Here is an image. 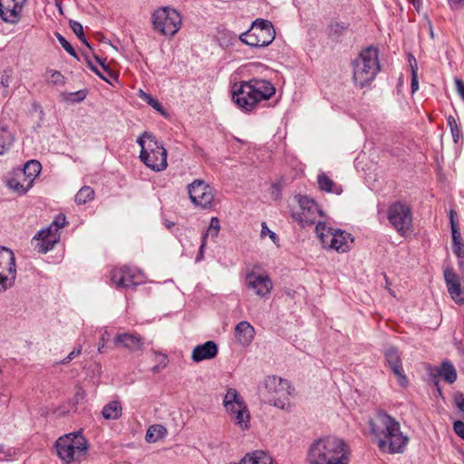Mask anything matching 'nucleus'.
<instances>
[{"instance_id": "c85d7f7f", "label": "nucleus", "mask_w": 464, "mask_h": 464, "mask_svg": "<svg viewBox=\"0 0 464 464\" xmlns=\"http://www.w3.org/2000/svg\"><path fill=\"white\" fill-rule=\"evenodd\" d=\"M14 140V134L5 125L0 123V156L4 155L11 149Z\"/></svg>"}, {"instance_id": "58836bf2", "label": "nucleus", "mask_w": 464, "mask_h": 464, "mask_svg": "<svg viewBox=\"0 0 464 464\" xmlns=\"http://www.w3.org/2000/svg\"><path fill=\"white\" fill-rule=\"evenodd\" d=\"M447 121H448V124L450 128V131H451V135H452V138H453V140L455 143L458 142L459 139V136H460V130H459V128L457 124V121L455 120V118L452 116V115H450L448 118H447Z\"/></svg>"}, {"instance_id": "72a5a7b5", "label": "nucleus", "mask_w": 464, "mask_h": 464, "mask_svg": "<svg viewBox=\"0 0 464 464\" xmlns=\"http://www.w3.org/2000/svg\"><path fill=\"white\" fill-rule=\"evenodd\" d=\"M94 189L89 186L82 187L75 195V202L83 205L94 198Z\"/></svg>"}, {"instance_id": "e2e57ef3", "label": "nucleus", "mask_w": 464, "mask_h": 464, "mask_svg": "<svg viewBox=\"0 0 464 464\" xmlns=\"http://www.w3.org/2000/svg\"><path fill=\"white\" fill-rule=\"evenodd\" d=\"M86 62H87V64L89 66V68L93 72H95L97 71V67L89 60V58L86 57Z\"/></svg>"}, {"instance_id": "cd10ccee", "label": "nucleus", "mask_w": 464, "mask_h": 464, "mask_svg": "<svg viewBox=\"0 0 464 464\" xmlns=\"http://www.w3.org/2000/svg\"><path fill=\"white\" fill-rule=\"evenodd\" d=\"M244 400L236 389L229 388L225 394L223 405L227 411H232L235 407L240 408V404L244 403Z\"/></svg>"}, {"instance_id": "de8ad7c7", "label": "nucleus", "mask_w": 464, "mask_h": 464, "mask_svg": "<svg viewBox=\"0 0 464 464\" xmlns=\"http://www.w3.org/2000/svg\"><path fill=\"white\" fill-rule=\"evenodd\" d=\"M266 235H268L269 237L276 242V239L277 238L276 234L273 231H271L266 224L265 222L262 223V229H261V237H265Z\"/></svg>"}, {"instance_id": "a211bd4d", "label": "nucleus", "mask_w": 464, "mask_h": 464, "mask_svg": "<svg viewBox=\"0 0 464 464\" xmlns=\"http://www.w3.org/2000/svg\"><path fill=\"white\" fill-rule=\"evenodd\" d=\"M246 285L248 289L260 296L268 295L273 288V283L267 275L250 272L246 275Z\"/></svg>"}, {"instance_id": "0e129e2a", "label": "nucleus", "mask_w": 464, "mask_h": 464, "mask_svg": "<svg viewBox=\"0 0 464 464\" xmlns=\"http://www.w3.org/2000/svg\"><path fill=\"white\" fill-rule=\"evenodd\" d=\"M94 73H96L103 81L109 82V80L106 77H103V74L100 72L99 69H97V71Z\"/></svg>"}, {"instance_id": "37998d69", "label": "nucleus", "mask_w": 464, "mask_h": 464, "mask_svg": "<svg viewBox=\"0 0 464 464\" xmlns=\"http://www.w3.org/2000/svg\"><path fill=\"white\" fill-rule=\"evenodd\" d=\"M452 250H453V253L456 255V256L459 259L464 258V244L463 243L453 244Z\"/></svg>"}, {"instance_id": "c03bdc74", "label": "nucleus", "mask_w": 464, "mask_h": 464, "mask_svg": "<svg viewBox=\"0 0 464 464\" xmlns=\"http://www.w3.org/2000/svg\"><path fill=\"white\" fill-rule=\"evenodd\" d=\"M81 353H82V347L81 346L78 347V348L73 349L64 359H63L61 361V363H63V364L68 363L73 358H75L76 356L80 355Z\"/></svg>"}, {"instance_id": "a878e982", "label": "nucleus", "mask_w": 464, "mask_h": 464, "mask_svg": "<svg viewBox=\"0 0 464 464\" xmlns=\"http://www.w3.org/2000/svg\"><path fill=\"white\" fill-rule=\"evenodd\" d=\"M42 166L39 161L32 160L25 163L24 169L18 176L24 177L28 184L34 183V179L40 174Z\"/></svg>"}, {"instance_id": "e433bc0d", "label": "nucleus", "mask_w": 464, "mask_h": 464, "mask_svg": "<svg viewBox=\"0 0 464 464\" xmlns=\"http://www.w3.org/2000/svg\"><path fill=\"white\" fill-rule=\"evenodd\" d=\"M219 230H220L219 220L218 218L213 217L210 219V224H209V227H208L207 232L202 235L201 238L207 240V237L208 236L215 238L218 237Z\"/></svg>"}, {"instance_id": "3c124183", "label": "nucleus", "mask_w": 464, "mask_h": 464, "mask_svg": "<svg viewBox=\"0 0 464 464\" xmlns=\"http://www.w3.org/2000/svg\"><path fill=\"white\" fill-rule=\"evenodd\" d=\"M457 407L464 412V396L461 393H458L454 397Z\"/></svg>"}, {"instance_id": "c756f323", "label": "nucleus", "mask_w": 464, "mask_h": 464, "mask_svg": "<svg viewBox=\"0 0 464 464\" xmlns=\"http://www.w3.org/2000/svg\"><path fill=\"white\" fill-rule=\"evenodd\" d=\"M32 186V184H28V181L21 176L13 177L7 180V187L18 195L25 194Z\"/></svg>"}, {"instance_id": "4468645a", "label": "nucleus", "mask_w": 464, "mask_h": 464, "mask_svg": "<svg viewBox=\"0 0 464 464\" xmlns=\"http://www.w3.org/2000/svg\"><path fill=\"white\" fill-rule=\"evenodd\" d=\"M299 210L293 212V218L304 226H310L315 223L316 218L322 216V211L314 199L300 196L298 199Z\"/></svg>"}, {"instance_id": "a18cd8bd", "label": "nucleus", "mask_w": 464, "mask_h": 464, "mask_svg": "<svg viewBox=\"0 0 464 464\" xmlns=\"http://www.w3.org/2000/svg\"><path fill=\"white\" fill-rule=\"evenodd\" d=\"M11 82V72L10 71H4L0 79V85L4 88H8Z\"/></svg>"}, {"instance_id": "39448f33", "label": "nucleus", "mask_w": 464, "mask_h": 464, "mask_svg": "<svg viewBox=\"0 0 464 464\" xmlns=\"http://www.w3.org/2000/svg\"><path fill=\"white\" fill-rule=\"evenodd\" d=\"M137 143L140 146V159L154 171H162L167 166V150L150 133L145 131L140 135Z\"/></svg>"}, {"instance_id": "5701e85b", "label": "nucleus", "mask_w": 464, "mask_h": 464, "mask_svg": "<svg viewBox=\"0 0 464 464\" xmlns=\"http://www.w3.org/2000/svg\"><path fill=\"white\" fill-rule=\"evenodd\" d=\"M235 335L241 345L246 346L254 340L255 329L248 322L241 321L235 328Z\"/></svg>"}, {"instance_id": "dca6fc26", "label": "nucleus", "mask_w": 464, "mask_h": 464, "mask_svg": "<svg viewBox=\"0 0 464 464\" xmlns=\"http://www.w3.org/2000/svg\"><path fill=\"white\" fill-rule=\"evenodd\" d=\"M111 281L119 287L128 288L143 281V274L124 266L111 271Z\"/></svg>"}, {"instance_id": "8fccbe9b", "label": "nucleus", "mask_w": 464, "mask_h": 464, "mask_svg": "<svg viewBox=\"0 0 464 464\" xmlns=\"http://www.w3.org/2000/svg\"><path fill=\"white\" fill-rule=\"evenodd\" d=\"M451 236H452V243L453 244L462 243L461 242V234H460L459 227L451 228Z\"/></svg>"}, {"instance_id": "9b49d317", "label": "nucleus", "mask_w": 464, "mask_h": 464, "mask_svg": "<svg viewBox=\"0 0 464 464\" xmlns=\"http://www.w3.org/2000/svg\"><path fill=\"white\" fill-rule=\"evenodd\" d=\"M188 198L192 204L202 209H209L213 207L215 198L214 188L203 179H195L187 186Z\"/></svg>"}, {"instance_id": "f704fd0d", "label": "nucleus", "mask_w": 464, "mask_h": 464, "mask_svg": "<svg viewBox=\"0 0 464 464\" xmlns=\"http://www.w3.org/2000/svg\"><path fill=\"white\" fill-rule=\"evenodd\" d=\"M139 97L140 99H142L144 102H146L150 106H151L157 111L160 112L161 114H165V111H164L160 102L157 99H154L150 94L145 92L142 90H140Z\"/></svg>"}, {"instance_id": "a19ab883", "label": "nucleus", "mask_w": 464, "mask_h": 464, "mask_svg": "<svg viewBox=\"0 0 464 464\" xmlns=\"http://www.w3.org/2000/svg\"><path fill=\"white\" fill-rule=\"evenodd\" d=\"M57 39L64 50L72 57L78 58L77 53L70 43L60 34H56Z\"/></svg>"}, {"instance_id": "393cba45", "label": "nucleus", "mask_w": 464, "mask_h": 464, "mask_svg": "<svg viewBox=\"0 0 464 464\" xmlns=\"http://www.w3.org/2000/svg\"><path fill=\"white\" fill-rule=\"evenodd\" d=\"M238 464H275L272 457L264 450H254L245 455Z\"/></svg>"}, {"instance_id": "6ab92c4d", "label": "nucleus", "mask_w": 464, "mask_h": 464, "mask_svg": "<svg viewBox=\"0 0 464 464\" xmlns=\"http://www.w3.org/2000/svg\"><path fill=\"white\" fill-rule=\"evenodd\" d=\"M59 239V233H53L51 228H44L32 238L31 243L37 252L45 254L53 248Z\"/></svg>"}, {"instance_id": "774afa93", "label": "nucleus", "mask_w": 464, "mask_h": 464, "mask_svg": "<svg viewBox=\"0 0 464 464\" xmlns=\"http://www.w3.org/2000/svg\"><path fill=\"white\" fill-rule=\"evenodd\" d=\"M3 452V447L0 445V453Z\"/></svg>"}, {"instance_id": "09e8293b", "label": "nucleus", "mask_w": 464, "mask_h": 464, "mask_svg": "<svg viewBox=\"0 0 464 464\" xmlns=\"http://www.w3.org/2000/svg\"><path fill=\"white\" fill-rule=\"evenodd\" d=\"M455 84H456V89H457L459 95L464 101V82L460 79L456 78Z\"/></svg>"}, {"instance_id": "9d476101", "label": "nucleus", "mask_w": 464, "mask_h": 464, "mask_svg": "<svg viewBox=\"0 0 464 464\" xmlns=\"http://www.w3.org/2000/svg\"><path fill=\"white\" fill-rule=\"evenodd\" d=\"M265 387L270 394V404L282 410L287 408L291 387L286 380L276 375L267 376L265 380Z\"/></svg>"}, {"instance_id": "69168bd1", "label": "nucleus", "mask_w": 464, "mask_h": 464, "mask_svg": "<svg viewBox=\"0 0 464 464\" xmlns=\"http://www.w3.org/2000/svg\"><path fill=\"white\" fill-rule=\"evenodd\" d=\"M152 370L154 372H158L160 371V365L154 366Z\"/></svg>"}, {"instance_id": "4be33fe9", "label": "nucleus", "mask_w": 464, "mask_h": 464, "mask_svg": "<svg viewBox=\"0 0 464 464\" xmlns=\"http://www.w3.org/2000/svg\"><path fill=\"white\" fill-rule=\"evenodd\" d=\"M218 352L217 343L213 341H208L203 344L197 345L193 349L191 358L196 362L210 360L217 356Z\"/></svg>"}, {"instance_id": "0eeeda50", "label": "nucleus", "mask_w": 464, "mask_h": 464, "mask_svg": "<svg viewBox=\"0 0 464 464\" xmlns=\"http://www.w3.org/2000/svg\"><path fill=\"white\" fill-rule=\"evenodd\" d=\"M315 233L324 247L333 249L340 253L347 252L353 242L350 233L341 229L329 227L324 222H318L316 224Z\"/></svg>"}, {"instance_id": "13d9d810", "label": "nucleus", "mask_w": 464, "mask_h": 464, "mask_svg": "<svg viewBox=\"0 0 464 464\" xmlns=\"http://www.w3.org/2000/svg\"><path fill=\"white\" fill-rule=\"evenodd\" d=\"M154 353H155V354L157 356L160 357V364H161L162 367H165L167 365V363H168L167 356L165 354L161 353H157V352H154Z\"/></svg>"}, {"instance_id": "680f3d73", "label": "nucleus", "mask_w": 464, "mask_h": 464, "mask_svg": "<svg viewBox=\"0 0 464 464\" xmlns=\"http://www.w3.org/2000/svg\"><path fill=\"white\" fill-rule=\"evenodd\" d=\"M86 62H87V64L89 66V68L93 72H95L97 71V67L89 60V58L86 57Z\"/></svg>"}, {"instance_id": "b1692460", "label": "nucleus", "mask_w": 464, "mask_h": 464, "mask_svg": "<svg viewBox=\"0 0 464 464\" xmlns=\"http://www.w3.org/2000/svg\"><path fill=\"white\" fill-rule=\"evenodd\" d=\"M240 406L242 407H235V409L227 412L236 425L241 430H246L249 426L250 414L245 402L241 403Z\"/></svg>"}, {"instance_id": "473e14b6", "label": "nucleus", "mask_w": 464, "mask_h": 464, "mask_svg": "<svg viewBox=\"0 0 464 464\" xmlns=\"http://www.w3.org/2000/svg\"><path fill=\"white\" fill-rule=\"evenodd\" d=\"M166 433L167 430L164 426L160 424L151 425L146 432L145 439L148 442H155L162 439Z\"/></svg>"}, {"instance_id": "423d86ee", "label": "nucleus", "mask_w": 464, "mask_h": 464, "mask_svg": "<svg viewBox=\"0 0 464 464\" xmlns=\"http://www.w3.org/2000/svg\"><path fill=\"white\" fill-rule=\"evenodd\" d=\"M55 447L58 456L66 463L79 460L87 451L88 442L81 431L60 437Z\"/></svg>"}, {"instance_id": "603ef678", "label": "nucleus", "mask_w": 464, "mask_h": 464, "mask_svg": "<svg viewBox=\"0 0 464 464\" xmlns=\"http://www.w3.org/2000/svg\"><path fill=\"white\" fill-rule=\"evenodd\" d=\"M95 60L99 63V64L102 66V68L104 70V72L109 75V76H112V72L111 70L109 68V66L105 63V62L103 60H102L99 56L95 55L94 56Z\"/></svg>"}, {"instance_id": "f8f14e48", "label": "nucleus", "mask_w": 464, "mask_h": 464, "mask_svg": "<svg viewBox=\"0 0 464 464\" xmlns=\"http://www.w3.org/2000/svg\"><path fill=\"white\" fill-rule=\"evenodd\" d=\"M16 278V264L14 252L0 246V293L11 288Z\"/></svg>"}, {"instance_id": "7c9ffc66", "label": "nucleus", "mask_w": 464, "mask_h": 464, "mask_svg": "<svg viewBox=\"0 0 464 464\" xmlns=\"http://www.w3.org/2000/svg\"><path fill=\"white\" fill-rule=\"evenodd\" d=\"M319 188L325 192L340 195L343 191L342 188L336 185L327 175L322 173L317 177Z\"/></svg>"}, {"instance_id": "1a4fd4ad", "label": "nucleus", "mask_w": 464, "mask_h": 464, "mask_svg": "<svg viewBox=\"0 0 464 464\" xmlns=\"http://www.w3.org/2000/svg\"><path fill=\"white\" fill-rule=\"evenodd\" d=\"M276 32L267 20L256 19L251 28L242 34L240 41L252 47H264L269 45L275 39Z\"/></svg>"}, {"instance_id": "4c0bfd02", "label": "nucleus", "mask_w": 464, "mask_h": 464, "mask_svg": "<svg viewBox=\"0 0 464 464\" xmlns=\"http://www.w3.org/2000/svg\"><path fill=\"white\" fill-rule=\"evenodd\" d=\"M70 27L77 35V37L81 40V42L91 49L92 47L84 36L82 25L77 21H70Z\"/></svg>"}, {"instance_id": "6e6d98bb", "label": "nucleus", "mask_w": 464, "mask_h": 464, "mask_svg": "<svg viewBox=\"0 0 464 464\" xmlns=\"http://www.w3.org/2000/svg\"><path fill=\"white\" fill-rule=\"evenodd\" d=\"M451 8H464V0H448Z\"/></svg>"}, {"instance_id": "f3484780", "label": "nucleus", "mask_w": 464, "mask_h": 464, "mask_svg": "<svg viewBox=\"0 0 464 464\" xmlns=\"http://www.w3.org/2000/svg\"><path fill=\"white\" fill-rule=\"evenodd\" d=\"M443 276L447 290L452 300L459 304H464V287L461 285L459 276L450 266L444 268Z\"/></svg>"}, {"instance_id": "7ed1b4c3", "label": "nucleus", "mask_w": 464, "mask_h": 464, "mask_svg": "<svg viewBox=\"0 0 464 464\" xmlns=\"http://www.w3.org/2000/svg\"><path fill=\"white\" fill-rule=\"evenodd\" d=\"M307 461L309 464H349L350 450L342 439L320 438L310 445Z\"/></svg>"}, {"instance_id": "49530a36", "label": "nucleus", "mask_w": 464, "mask_h": 464, "mask_svg": "<svg viewBox=\"0 0 464 464\" xmlns=\"http://www.w3.org/2000/svg\"><path fill=\"white\" fill-rule=\"evenodd\" d=\"M453 430L455 433L464 440V422L461 420H456L453 424Z\"/></svg>"}, {"instance_id": "5fc2aeb1", "label": "nucleus", "mask_w": 464, "mask_h": 464, "mask_svg": "<svg viewBox=\"0 0 464 464\" xmlns=\"http://www.w3.org/2000/svg\"><path fill=\"white\" fill-rule=\"evenodd\" d=\"M107 334H108V333L105 331L99 342L98 351L101 353H103L105 352V344H106L105 335H107Z\"/></svg>"}, {"instance_id": "864d4df0", "label": "nucleus", "mask_w": 464, "mask_h": 464, "mask_svg": "<svg viewBox=\"0 0 464 464\" xmlns=\"http://www.w3.org/2000/svg\"><path fill=\"white\" fill-rule=\"evenodd\" d=\"M206 244H207V240L201 238V245H200L198 256L196 257V261L197 262H199V261H201L203 259V257H204V249H205Z\"/></svg>"}, {"instance_id": "f257e3e1", "label": "nucleus", "mask_w": 464, "mask_h": 464, "mask_svg": "<svg viewBox=\"0 0 464 464\" xmlns=\"http://www.w3.org/2000/svg\"><path fill=\"white\" fill-rule=\"evenodd\" d=\"M371 432L381 451L389 454L402 453L409 438L401 430V425L393 417L380 411L370 421Z\"/></svg>"}, {"instance_id": "2eb2a0df", "label": "nucleus", "mask_w": 464, "mask_h": 464, "mask_svg": "<svg viewBox=\"0 0 464 464\" xmlns=\"http://www.w3.org/2000/svg\"><path fill=\"white\" fill-rule=\"evenodd\" d=\"M27 0H0V17L8 24H15L22 17V11Z\"/></svg>"}, {"instance_id": "ddd939ff", "label": "nucleus", "mask_w": 464, "mask_h": 464, "mask_svg": "<svg viewBox=\"0 0 464 464\" xmlns=\"http://www.w3.org/2000/svg\"><path fill=\"white\" fill-rule=\"evenodd\" d=\"M388 219L397 232L403 235L411 228L412 223L410 206L401 201L394 202L388 209Z\"/></svg>"}, {"instance_id": "2f4dec72", "label": "nucleus", "mask_w": 464, "mask_h": 464, "mask_svg": "<svg viewBox=\"0 0 464 464\" xmlns=\"http://www.w3.org/2000/svg\"><path fill=\"white\" fill-rule=\"evenodd\" d=\"M438 373L449 383H453L457 380L456 369L448 361L442 362L441 367L438 370Z\"/></svg>"}, {"instance_id": "f03ea898", "label": "nucleus", "mask_w": 464, "mask_h": 464, "mask_svg": "<svg viewBox=\"0 0 464 464\" xmlns=\"http://www.w3.org/2000/svg\"><path fill=\"white\" fill-rule=\"evenodd\" d=\"M276 93L271 82L252 78L232 86V100L243 111H251L262 101H267Z\"/></svg>"}, {"instance_id": "bf43d9fd", "label": "nucleus", "mask_w": 464, "mask_h": 464, "mask_svg": "<svg viewBox=\"0 0 464 464\" xmlns=\"http://www.w3.org/2000/svg\"><path fill=\"white\" fill-rule=\"evenodd\" d=\"M74 95L76 96L75 100L78 102H81L85 98V93L83 91H79V92H75Z\"/></svg>"}, {"instance_id": "bb28decb", "label": "nucleus", "mask_w": 464, "mask_h": 464, "mask_svg": "<svg viewBox=\"0 0 464 464\" xmlns=\"http://www.w3.org/2000/svg\"><path fill=\"white\" fill-rule=\"evenodd\" d=\"M122 414V406L119 401H111L105 404L102 411V415L105 420H115L120 419Z\"/></svg>"}, {"instance_id": "79ce46f5", "label": "nucleus", "mask_w": 464, "mask_h": 464, "mask_svg": "<svg viewBox=\"0 0 464 464\" xmlns=\"http://www.w3.org/2000/svg\"><path fill=\"white\" fill-rule=\"evenodd\" d=\"M50 82L55 85H63L65 77L58 71H50Z\"/></svg>"}, {"instance_id": "338daca9", "label": "nucleus", "mask_w": 464, "mask_h": 464, "mask_svg": "<svg viewBox=\"0 0 464 464\" xmlns=\"http://www.w3.org/2000/svg\"><path fill=\"white\" fill-rule=\"evenodd\" d=\"M459 266L460 267H462V266H464V261H463V259H459Z\"/></svg>"}, {"instance_id": "052dcab7", "label": "nucleus", "mask_w": 464, "mask_h": 464, "mask_svg": "<svg viewBox=\"0 0 464 464\" xmlns=\"http://www.w3.org/2000/svg\"><path fill=\"white\" fill-rule=\"evenodd\" d=\"M411 3L415 9L419 12L421 5L422 0H411Z\"/></svg>"}, {"instance_id": "c9c22d12", "label": "nucleus", "mask_w": 464, "mask_h": 464, "mask_svg": "<svg viewBox=\"0 0 464 464\" xmlns=\"http://www.w3.org/2000/svg\"><path fill=\"white\" fill-rule=\"evenodd\" d=\"M409 63H410L411 71V92L414 93L415 92H417L419 90V82H418V75H417L418 66H417L416 59L412 55L410 56Z\"/></svg>"}, {"instance_id": "412c9836", "label": "nucleus", "mask_w": 464, "mask_h": 464, "mask_svg": "<svg viewBox=\"0 0 464 464\" xmlns=\"http://www.w3.org/2000/svg\"><path fill=\"white\" fill-rule=\"evenodd\" d=\"M143 344L141 336L137 334L123 333L117 334L114 338L116 347H123L130 352L142 350Z\"/></svg>"}, {"instance_id": "6e6552de", "label": "nucleus", "mask_w": 464, "mask_h": 464, "mask_svg": "<svg viewBox=\"0 0 464 464\" xmlns=\"http://www.w3.org/2000/svg\"><path fill=\"white\" fill-rule=\"evenodd\" d=\"M152 27L162 35L173 37L180 29L181 16L174 8L164 6L151 14Z\"/></svg>"}, {"instance_id": "20e7f679", "label": "nucleus", "mask_w": 464, "mask_h": 464, "mask_svg": "<svg viewBox=\"0 0 464 464\" xmlns=\"http://www.w3.org/2000/svg\"><path fill=\"white\" fill-rule=\"evenodd\" d=\"M353 79L356 85L362 88L370 84L380 71L378 51L373 47L362 50L353 61Z\"/></svg>"}, {"instance_id": "aec40b11", "label": "nucleus", "mask_w": 464, "mask_h": 464, "mask_svg": "<svg viewBox=\"0 0 464 464\" xmlns=\"http://www.w3.org/2000/svg\"><path fill=\"white\" fill-rule=\"evenodd\" d=\"M384 355L390 368L397 377L398 383L401 387H406L408 385V378L403 373L402 364L398 350L393 346L388 347L385 349Z\"/></svg>"}, {"instance_id": "ea45409f", "label": "nucleus", "mask_w": 464, "mask_h": 464, "mask_svg": "<svg viewBox=\"0 0 464 464\" xmlns=\"http://www.w3.org/2000/svg\"><path fill=\"white\" fill-rule=\"evenodd\" d=\"M66 224V218L64 215H59L55 218V219L52 222V224L47 227L51 228L53 233H59V229L63 228Z\"/></svg>"}, {"instance_id": "4d7b16f0", "label": "nucleus", "mask_w": 464, "mask_h": 464, "mask_svg": "<svg viewBox=\"0 0 464 464\" xmlns=\"http://www.w3.org/2000/svg\"><path fill=\"white\" fill-rule=\"evenodd\" d=\"M449 216H450V228H457L458 227L455 222V217L457 216V212L454 209H450Z\"/></svg>"}]
</instances>
